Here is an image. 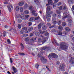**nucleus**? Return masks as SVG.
Instances as JSON below:
<instances>
[{"mask_svg":"<svg viewBox=\"0 0 74 74\" xmlns=\"http://www.w3.org/2000/svg\"><path fill=\"white\" fill-rule=\"evenodd\" d=\"M62 6L63 10H67V6H66V5L64 4L62 5Z\"/></svg>","mask_w":74,"mask_h":74,"instance_id":"nucleus-15","label":"nucleus"},{"mask_svg":"<svg viewBox=\"0 0 74 74\" xmlns=\"http://www.w3.org/2000/svg\"><path fill=\"white\" fill-rule=\"evenodd\" d=\"M28 7H29V6H28L27 4V3H25V5L24 7V9H26V8H27Z\"/></svg>","mask_w":74,"mask_h":74,"instance_id":"nucleus-24","label":"nucleus"},{"mask_svg":"<svg viewBox=\"0 0 74 74\" xmlns=\"http://www.w3.org/2000/svg\"><path fill=\"white\" fill-rule=\"evenodd\" d=\"M40 19V16H38L37 17H35L34 18L35 20H38Z\"/></svg>","mask_w":74,"mask_h":74,"instance_id":"nucleus-32","label":"nucleus"},{"mask_svg":"<svg viewBox=\"0 0 74 74\" xmlns=\"http://www.w3.org/2000/svg\"><path fill=\"white\" fill-rule=\"evenodd\" d=\"M68 21L69 23H71V22L72 20L71 19H68Z\"/></svg>","mask_w":74,"mask_h":74,"instance_id":"nucleus-60","label":"nucleus"},{"mask_svg":"<svg viewBox=\"0 0 74 74\" xmlns=\"http://www.w3.org/2000/svg\"><path fill=\"white\" fill-rule=\"evenodd\" d=\"M69 63L71 64H74V57H71L70 58Z\"/></svg>","mask_w":74,"mask_h":74,"instance_id":"nucleus-6","label":"nucleus"},{"mask_svg":"<svg viewBox=\"0 0 74 74\" xmlns=\"http://www.w3.org/2000/svg\"><path fill=\"white\" fill-rule=\"evenodd\" d=\"M21 25L20 24H19L18 25V29H21Z\"/></svg>","mask_w":74,"mask_h":74,"instance_id":"nucleus-43","label":"nucleus"},{"mask_svg":"<svg viewBox=\"0 0 74 74\" xmlns=\"http://www.w3.org/2000/svg\"><path fill=\"white\" fill-rule=\"evenodd\" d=\"M62 17V16H61V15H60V14H59L58 15V18H61Z\"/></svg>","mask_w":74,"mask_h":74,"instance_id":"nucleus-59","label":"nucleus"},{"mask_svg":"<svg viewBox=\"0 0 74 74\" xmlns=\"http://www.w3.org/2000/svg\"><path fill=\"white\" fill-rule=\"evenodd\" d=\"M38 66H39V65H38V63L36 64L35 65V67L36 68V69H38Z\"/></svg>","mask_w":74,"mask_h":74,"instance_id":"nucleus-44","label":"nucleus"},{"mask_svg":"<svg viewBox=\"0 0 74 74\" xmlns=\"http://www.w3.org/2000/svg\"><path fill=\"white\" fill-rule=\"evenodd\" d=\"M8 0H5V1H7V2H4V4H8Z\"/></svg>","mask_w":74,"mask_h":74,"instance_id":"nucleus-45","label":"nucleus"},{"mask_svg":"<svg viewBox=\"0 0 74 74\" xmlns=\"http://www.w3.org/2000/svg\"><path fill=\"white\" fill-rule=\"evenodd\" d=\"M51 24L49 23H47V26H51Z\"/></svg>","mask_w":74,"mask_h":74,"instance_id":"nucleus-54","label":"nucleus"},{"mask_svg":"<svg viewBox=\"0 0 74 74\" xmlns=\"http://www.w3.org/2000/svg\"><path fill=\"white\" fill-rule=\"evenodd\" d=\"M23 4H24V3L23 2H19L18 3V5H19V6H22V5H23Z\"/></svg>","mask_w":74,"mask_h":74,"instance_id":"nucleus-22","label":"nucleus"},{"mask_svg":"<svg viewBox=\"0 0 74 74\" xmlns=\"http://www.w3.org/2000/svg\"><path fill=\"white\" fill-rule=\"evenodd\" d=\"M58 35H60V36H62V32L60 31H59Z\"/></svg>","mask_w":74,"mask_h":74,"instance_id":"nucleus-40","label":"nucleus"},{"mask_svg":"<svg viewBox=\"0 0 74 74\" xmlns=\"http://www.w3.org/2000/svg\"><path fill=\"white\" fill-rule=\"evenodd\" d=\"M22 30H25V31H26V32L28 31V29H27V27H23L22 28Z\"/></svg>","mask_w":74,"mask_h":74,"instance_id":"nucleus-23","label":"nucleus"},{"mask_svg":"<svg viewBox=\"0 0 74 74\" xmlns=\"http://www.w3.org/2000/svg\"><path fill=\"white\" fill-rule=\"evenodd\" d=\"M35 12H36V11H32V15L34 16H37V13H35Z\"/></svg>","mask_w":74,"mask_h":74,"instance_id":"nucleus-12","label":"nucleus"},{"mask_svg":"<svg viewBox=\"0 0 74 74\" xmlns=\"http://www.w3.org/2000/svg\"><path fill=\"white\" fill-rule=\"evenodd\" d=\"M34 1L37 5H39L40 4V1L38 0H34Z\"/></svg>","mask_w":74,"mask_h":74,"instance_id":"nucleus-17","label":"nucleus"},{"mask_svg":"<svg viewBox=\"0 0 74 74\" xmlns=\"http://www.w3.org/2000/svg\"><path fill=\"white\" fill-rule=\"evenodd\" d=\"M23 12V8L22 7L20 8V12Z\"/></svg>","mask_w":74,"mask_h":74,"instance_id":"nucleus-48","label":"nucleus"},{"mask_svg":"<svg viewBox=\"0 0 74 74\" xmlns=\"http://www.w3.org/2000/svg\"><path fill=\"white\" fill-rule=\"evenodd\" d=\"M66 18H67V16L66 15L62 18V19H63V20L65 19H66Z\"/></svg>","mask_w":74,"mask_h":74,"instance_id":"nucleus-56","label":"nucleus"},{"mask_svg":"<svg viewBox=\"0 0 74 74\" xmlns=\"http://www.w3.org/2000/svg\"><path fill=\"white\" fill-rule=\"evenodd\" d=\"M18 18H21L23 20V19H25V17L23 16V15L22 14H18Z\"/></svg>","mask_w":74,"mask_h":74,"instance_id":"nucleus-7","label":"nucleus"},{"mask_svg":"<svg viewBox=\"0 0 74 74\" xmlns=\"http://www.w3.org/2000/svg\"><path fill=\"white\" fill-rule=\"evenodd\" d=\"M42 26L41 25V23L39 24L38 26L37 27H36L35 28H37L38 27V29L40 30L41 29V28Z\"/></svg>","mask_w":74,"mask_h":74,"instance_id":"nucleus-16","label":"nucleus"},{"mask_svg":"<svg viewBox=\"0 0 74 74\" xmlns=\"http://www.w3.org/2000/svg\"><path fill=\"white\" fill-rule=\"evenodd\" d=\"M42 42H45L46 41V38H43L42 39Z\"/></svg>","mask_w":74,"mask_h":74,"instance_id":"nucleus-41","label":"nucleus"},{"mask_svg":"<svg viewBox=\"0 0 74 74\" xmlns=\"http://www.w3.org/2000/svg\"><path fill=\"white\" fill-rule=\"evenodd\" d=\"M29 10H30V11H32V10H33V7H32V6H30L29 7Z\"/></svg>","mask_w":74,"mask_h":74,"instance_id":"nucleus-39","label":"nucleus"},{"mask_svg":"<svg viewBox=\"0 0 74 74\" xmlns=\"http://www.w3.org/2000/svg\"><path fill=\"white\" fill-rule=\"evenodd\" d=\"M58 29L60 31H61L62 30H63V27H62V26L59 25L58 27Z\"/></svg>","mask_w":74,"mask_h":74,"instance_id":"nucleus-19","label":"nucleus"},{"mask_svg":"<svg viewBox=\"0 0 74 74\" xmlns=\"http://www.w3.org/2000/svg\"><path fill=\"white\" fill-rule=\"evenodd\" d=\"M7 41L9 44H11V41H10V39H8L7 40Z\"/></svg>","mask_w":74,"mask_h":74,"instance_id":"nucleus-52","label":"nucleus"},{"mask_svg":"<svg viewBox=\"0 0 74 74\" xmlns=\"http://www.w3.org/2000/svg\"><path fill=\"white\" fill-rule=\"evenodd\" d=\"M48 57L49 58V59H51V58H56H56H58V55L55 53H53L50 54L49 55Z\"/></svg>","mask_w":74,"mask_h":74,"instance_id":"nucleus-2","label":"nucleus"},{"mask_svg":"<svg viewBox=\"0 0 74 74\" xmlns=\"http://www.w3.org/2000/svg\"><path fill=\"white\" fill-rule=\"evenodd\" d=\"M65 30H66L67 32H70V29L68 27L65 28Z\"/></svg>","mask_w":74,"mask_h":74,"instance_id":"nucleus-28","label":"nucleus"},{"mask_svg":"<svg viewBox=\"0 0 74 74\" xmlns=\"http://www.w3.org/2000/svg\"><path fill=\"white\" fill-rule=\"evenodd\" d=\"M66 25V23L65 22H64L62 23V26H64Z\"/></svg>","mask_w":74,"mask_h":74,"instance_id":"nucleus-38","label":"nucleus"},{"mask_svg":"<svg viewBox=\"0 0 74 74\" xmlns=\"http://www.w3.org/2000/svg\"><path fill=\"white\" fill-rule=\"evenodd\" d=\"M48 3L50 4L51 5H53V8H54L56 6V3L52 2V0H48Z\"/></svg>","mask_w":74,"mask_h":74,"instance_id":"nucleus-3","label":"nucleus"},{"mask_svg":"<svg viewBox=\"0 0 74 74\" xmlns=\"http://www.w3.org/2000/svg\"><path fill=\"white\" fill-rule=\"evenodd\" d=\"M25 16L26 18H29V15H25Z\"/></svg>","mask_w":74,"mask_h":74,"instance_id":"nucleus-63","label":"nucleus"},{"mask_svg":"<svg viewBox=\"0 0 74 74\" xmlns=\"http://www.w3.org/2000/svg\"><path fill=\"white\" fill-rule=\"evenodd\" d=\"M57 16L56 14H54L53 15V18H56Z\"/></svg>","mask_w":74,"mask_h":74,"instance_id":"nucleus-50","label":"nucleus"},{"mask_svg":"<svg viewBox=\"0 0 74 74\" xmlns=\"http://www.w3.org/2000/svg\"><path fill=\"white\" fill-rule=\"evenodd\" d=\"M21 49L22 50H23L24 48V46H23V45L22 43L21 44Z\"/></svg>","mask_w":74,"mask_h":74,"instance_id":"nucleus-35","label":"nucleus"},{"mask_svg":"<svg viewBox=\"0 0 74 74\" xmlns=\"http://www.w3.org/2000/svg\"><path fill=\"white\" fill-rule=\"evenodd\" d=\"M68 3L69 4V5H70L71 4H73L74 3V0H68Z\"/></svg>","mask_w":74,"mask_h":74,"instance_id":"nucleus-13","label":"nucleus"},{"mask_svg":"<svg viewBox=\"0 0 74 74\" xmlns=\"http://www.w3.org/2000/svg\"><path fill=\"white\" fill-rule=\"evenodd\" d=\"M65 43L63 42H61L60 43V48L62 50H66L68 49V46L65 45Z\"/></svg>","mask_w":74,"mask_h":74,"instance_id":"nucleus-1","label":"nucleus"},{"mask_svg":"<svg viewBox=\"0 0 74 74\" xmlns=\"http://www.w3.org/2000/svg\"><path fill=\"white\" fill-rule=\"evenodd\" d=\"M14 73H16L17 72V69L14 66L12 67Z\"/></svg>","mask_w":74,"mask_h":74,"instance_id":"nucleus-14","label":"nucleus"},{"mask_svg":"<svg viewBox=\"0 0 74 74\" xmlns=\"http://www.w3.org/2000/svg\"><path fill=\"white\" fill-rule=\"evenodd\" d=\"M42 53L40 52L38 54V57H40L41 56H42Z\"/></svg>","mask_w":74,"mask_h":74,"instance_id":"nucleus-37","label":"nucleus"},{"mask_svg":"<svg viewBox=\"0 0 74 74\" xmlns=\"http://www.w3.org/2000/svg\"><path fill=\"white\" fill-rule=\"evenodd\" d=\"M29 40L30 38L29 37H27L25 38V41H26V42H28V41H29Z\"/></svg>","mask_w":74,"mask_h":74,"instance_id":"nucleus-25","label":"nucleus"},{"mask_svg":"<svg viewBox=\"0 0 74 74\" xmlns=\"http://www.w3.org/2000/svg\"><path fill=\"white\" fill-rule=\"evenodd\" d=\"M62 9L63 6H62V5L59 8V10H62Z\"/></svg>","mask_w":74,"mask_h":74,"instance_id":"nucleus-47","label":"nucleus"},{"mask_svg":"<svg viewBox=\"0 0 74 74\" xmlns=\"http://www.w3.org/2000/svg\"><path fill=\"white\" fill-rule=\"evenodd\" d=\"M15 10L16 11H18L19 10V6H16V7Z\"/></svg>","mask_w":74,"mask_h":74,"instance_id":"nucleus-29","label":"nucleus"},{"mask_svg":"<svg viewBox=\"0 0 74 74\" xmlns=\"http://www.w3.org/2000/svg\"><path fill=\"white\" fill-rule=\"evenodd\" d=\"M46 17H47V18H48V17H49V18H51V14H47V16H46Z\"/></svg>","mask_w":74,"mask_h":74,"instance_id":"nucleus-53","label":"nucleus"},{"mask_svg":"<svg viewBox=\"0 0 74 74\" xmlns=\"http://www.w3.org/2000/svg\"><path fill=\"white\" fill-rule=\"evenodd\" d=\"M60 11L59 10H56V13L57 14H60Z\"/></svg>","mask_w":74,"mask_h":74,"instance_id":"nucleus-36","label":"nucleus"},{"mask_svg":"<svg viewBox=\"0 0 74 74\" xmlns=\"http://www.w3.org/2000/svg\"><path fill=\"white\" fill-rule=\"evenodd\" d=\"M38 41L39 42H42V39L41 38H39L38 39Z\"/></svg>","mask_w":74,"mask_h":74,"instance_id":"nucleus-27","label":"nucleus"},{"mask_svg":"<svg viewBox=\"0 0 74 74\" xmlns=\"http://www.w3.org/2000/svg\"><path fill=\"white\" fill-rule=\"evenodd\" d=\"M35 34L37 36H40V33L38 32H36V33Z\"/></svg>","mask_w":74,"mask_h":74,"instance_id":"nucleus-34","label":"nucleus"},{"mask_svg":"<svg viewBox=\"0 0 74 74\" xmlns=\"http://www.w3.org/2000/svg\"><path fill=\"white\" fill-rule=\"evenodd\" d=\"M64 64H62L60 66V69L62 71H64Z\"/></svg>","mask_w":74,"mask_h":74,"instance_id":"nucleus-5","label":"nucleus"},{"mask_svg":"<svg viewBox=\"0 0 74 74\" xmlns=\"http://www.w3.org/2000/svg\"><path fill=\"white\" fill-rule=\"evenodd\" d=\"M39 32L41 33V34H44L45 32V31H42V30L40 29L39 31Z\"/></svg>","mask_w":74,"mask_h":74,"instance_id":"nucleus-30","label":"nucleus"},{"mask_svg":"<svg viewBox=\"0 0 74 74\" xmlns=\"http://www.w3.org/2000/svg\"><path fill=\"white\" fill-rule=\"evenodd\" d=\"M8 7L9 11L10 12H11V8H10V7L9 6H8Z\"/></svg>","mask_w":74,"mask_h":74,"instance_id":"nucleus-49","label":"nucleus"},{"mask_svg":"<svg viewBox=\"0 0 74 74\" xmlns=\"http://www.w3.org/2000/svg\"><path fill=\"white\" fill-rule=\"evenodd\" d=\"M45 36H49V33L48 32H46L45 34Z\"/></svg>","mask_w":74,"mask_h":74,"instance_id":"nucleus-55","label":"nucleus"},{"mask_svg":"<svg viewBox=\"0 0 74 74\" xmlns=\"http://www.w3.org/2000/svg\"><path fill=\"white\" fill-rule=\"evenodd\" d=\"M36 40V38H31L30 40V43H33V42H34Z\"/></svg>","mask_w":74,"mask_h":74,"instance_id":"nucleus-8","label":"nucleus"},{"mask_svg":"<svg viewBox=\"0 0 74 74\" xmlns=\"http://www.w3.org/2000/svg\"><path fill=\"white\" fill-rule=\"evenodd\" d=\"M4 27L6 29H8V25H5Z\"/></svg>","mask_w":74,"mask_h":74,"instance_id":"nucleus-61","label":"nucleus"},{"mask_svg":"<svg viewBox=\"0 0 74 74\" xmlns=\"http://www.w3.org/2000/svg\"><path fill=\"white\" fill-rule=\"evenodd\" d=\"M23 37H26V36H28V34H23Z\"/></svg>","mask_w":74,"mask_h":74,"instance_id":"nucleus-42","label":"nucleus"},{"mask_svg":"<svg viewBox=\"0 0 74 74\" xmlns=\"http://www.w3.org/2000/svg\"><path fill=\"white\" fill-rule=\"evenodd\" d=\"M52 8L51 7L48 5L47 7V11H46V12H47V11H48V12L50 11Z\"/></svg>","mask_w":74,"mask_h":74,"instance_id":"nucleus-10","label":"nucleus"},{"mask_svg":"<svg viewBox=\"0 0 74 74\" xmlns=\"http://www.w3.org/2000/svg\"><path fill=\"white\" fill-rule=\"evenodd\" d=\"M53 41L52 42V43L53 44H56V45H57L58 43L56 42V40H55L54 39L53 40Z\"/></svg>","mask_w":74,"mask_h":74,"instance_id":"nucleus-26","label":"nucleus"},{"mask_svg":"<svg viewBox=\"0 0 74 74\" xmlns=\"http://www.w3.org/2000/svg\"><path fill=\"white\" fill-rule=\"evenodd\" d=\"M47 26L46 25H43L42 26V30H43L44 31L46 30H47Z\"/></svg>","mask_w":74,"mask_h":74,"instance_id":"nucleus-11","label":"nucleus"},{"mask_svg":"<svg viewBox=\"0 0 74 74\" xmlns=\"http://www.w3.org/2000/svg\"><path fill=\"white\" fill-rule=\"evenodd\" d=\"M52 21H53V23L54 24H56V18L53 17Z\"/></svg>","mask_w":74,"mask_h":74,"instance_id":"nucleus-18","label":"nucleus"},{"mask_svg":"<svg viewBox=\"0 0 74 74\" xmlns=\"http://www.w3.org/2000/svg\"><path fill=\"white\" fill-rule=\"evenodd\" d=\"M41 61L43 64H45L47 63V59L45 58L41 57L40 58Z\"/></svg>","mask_w":74,"mask_h":74,"instance_id":"nucleus-4","label":"nucleus"},{"mask_svg":"<svg viewBox=\"0 0 74 74\" xmlns=\"http://www.w3.org/2000/svg\"><path fill=\"white\" fill-rule=\"evenodd\" d=\"M18 54L20 55H25V54L23 53H18Z\"/></svg>","mask_w":74,"mask_h":74,"instance_id":"nucleus-58","label":"nucleus"},{"mask_svg":"<svg viewBox=\"0 0 74 74\" xmlns=\"http://www.w3.org/2000/svg\"><path fill=\"white\" fill-rule=\"evenodd\" d=\"M30 22H33L34 21V17H31L29 20Z\"/></svg>","mask_w":74,"mask_h":74,"instance_id":"nucleus-20","label":"nucleus"},{"mask_svg":"<svg viewBox=\"0 0 74 74\" xmlns=\"http://www.w3.org/2000/svg\"><path fill=\"white\" fill-rule=\"evenodd\" d=\"M55 27V26L54 25H52L51 27H50L49 28L50 29H51V28H53V27Z\"/></svg>","mask_w":74,"mask_h":74,"instance_id":"nucleus-64","label":"nucleus"},{"mask_svg":"<svg viewBox=\"0 0 74 74\" xmlns=\"http://www.w3.org/2000/svg\"><path fill=\"white\" fill-rule=\"evenodd\" d=\"M57 23L58 25H60L61 24V21H58V22H57Z\"/></svg>","mask_w":74,"mask_h":74,"instance_id":"nucleus-46","label":"nucleus"},{"mask_svg":"<svg viewBox=\"0 0 74 74\" xmlns=\"http://www.w3.org/2000/svg\"><path fill=\"white\" fill-rule=\"evenodd\" d=\"M61 4H62V3L60 2H59L57 3L58 5H61Z\"/></svg>","mask_w":74,"mask_h":74,"instance_id":"nucleus-57","label":"nucleus"},{"mask_svg":"<svg viewBox=\"0 0 74 74\" xmlns=\"http://www.w3.org/2000/svg\"><path fill=\"white\" fill-rule=\"evenodd\" d=\"M24 12L26 14H29V12L27 10H25L24 11Z\"/></svg>","mask_w":74,"mask_h":74,"instance_id":"nucleus-31","label":"nucleus"},{"mask_svg":"<svg viewBox=\"0 0 74 74\" xmlns=\"http://www.w3.org/2000/svg\"><path fill=\"white\" fill-rule=\"evenodd\" d=\"M12 59H13L12 58H10V62L11 63H12V62H13V61H12Z\"/></svg>","mask_w":74,"mask_h":74,"instance_id":"nucleus-51","label":"nucleus"},{"mask_svg":"<svg viewBox=\"0 0 74 74\" xmlns=\"http://www.w3.org/2000/svg\"><path fill=\"white\" fill-rule=\"evenodd\" d=\"M33 30V27H30L29 28V29H28L27 32H25V33H29L30 32H31L32 30Z\"/></svg>","mask_w":74,"mask_h":74,"instance_id":"nucleus-9","label":"nucleus"},{"mask_svg":"<svg viewBox=\"0 0 74 74\" xmlns=\"http://www.w3.org/2000/svg\"><path fill=\"white\" fill-rule=\"evenodd\" d=\"M32 22H29L28 23L29 26H31L32 25Z\"/></svg>","mask_w":74,"mask_h":74,"instance_id":"nucleus-62","label":"nucleus"},{"mask_svg":"<svg viewBox=\"0 0 74 74\" xmlns=\"http://www.w3.org/2000/svg\"><path fill=\"white\" fill-rule=\"evenodd\" d=\"M47 48V46H45L42 47L40 49L41 51H43V50H45V49H46Z\"/></svg>","mask_w":74,"mask_h":74,"instance_id":"nucleus-21","label":"nucleus"},{"mask_svg":"<svg viewBox=\"0 0 74 74\" xmlns=\"http://www.w3.org/2000/svg\"><path fill=\"white\" fill-rule=\"evenodd\" d=\"M46 18L47 19V22H50L51 21V18L49 17H46Z\"/></svg>","mask_w":74,"mask_h":74,"instance_id":"nucleus-33","label":"nucleus"}]
</instances>
